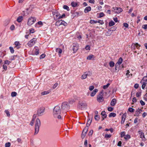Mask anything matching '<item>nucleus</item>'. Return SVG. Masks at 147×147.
<instances>
[{
  "mask_svg": "<svg viewBox=\"0 0 147 147\" xmlns=\"http://www.w3.org/2000/svg\"><path fill=\"white\" fill-rule=\"evenodd\" d=\"M56 52L58 53L59 56L60 57L61 54L62 52V49L60 48H57L56 49Z\"/></svg>",
  "mask_w": 147,
  "mask_h": 147,
  "instance_id": "412c9836",
  "label": "nucleus"
},
{
  "mask_svg": "<svg viewBox=\"0 0 147 147\" xmlns=\"http://www.w3.org/2000/svg\"><path fill=\"white\" fill-rule=\"evenodd\" d=\"M17 93L15 92H13L11 93V96L12 97H14L16 96Z\"/></svg>",
  "mask_w": 147,
  "mask_h": 147,
  "instance_id": "e433bc0d",
  "label": "nucleus"
},
{
  "mask_svg": "<svg viewBox=\"0 0 147 147\" xmlns=\"http://www.w3.org/2000/svg\"><path fill=\"white\" fill-rule=\"evenodd\" d=\"M142 111V110L141 109H137L136 112V114L137 116H138L139 114L140 113L141 111Z\"/></svg>",
  "mask_w": 147,
  "mask_h": 147,
  "instance_id": "b1692460",
  "label": "nucleus"
},
{
  "mask_svg": "<svg viewBox=\"0 0 147 147\" xmlns=\"http://www.w3.org/2000/svg\"><path fill=\"white\" fill-rule=\"evenodd\" d=\"M141 92H138L136 93V96L137 97H139L141 96Z\"/></svg>",
  "mask_w": 147,
  "mask_h": 147,
  "instance_id": "6e6d98bb",
  "label": "nucleus"
},
{
  "mask_svg": "<svg viewBox=\"0 0 147 147\" xmlns=\"http://www.w3.org/2000/svg\"><path fill=\"white\" fill-rule=\"evenodd\" d=\"M140 103L141 105L142 106H144L145 105V102L142 100H141L140 101Z\"/></svg>",
  "mask_w": 147,
  "mask_h": 147,
  "instance_id": "69168bd1",
  "label": "nucleus"
},
{
  "mask_svg": "<svg viewBox=\"0 0 147 147\" xmlns=\"http://www.w3.org/2000/svg\"><path fill=\"white\" fill-rule=\"evenodd\" d=\"M30 33H33L34 32V30L33 28H31L30 29Z\"/></svg>",
  "mask_w": 147,
  "mask_h": 147,
  "instance_id": "774afa93",
  "label": "nucleus"
},
{
  "mask_svg": "<svg viewBox=\"0 0 147 147\" xmlns=\"http://www.w3.org/2000/svg\"><path fill=\"white\" fill-rule=\"evenodd\" d=\"M87 77V76L85 73H84L81 76V78L82 79H86Z\"/></svg>",
  "mask_w": 147,
  "mask_h": 147,
  "instance_id": "2f4dec72",
  "label": "nucleus"
},
{
  "mask_svg": "<svg viewBox=\"0 0 147 147\" xmlns=\"http://www.w3.org/2000/svg\"><path fill=\"white\" fill-rule=\"evenodd\" d=\"M93 130H90V132H89V134H88V135H89V136H92L93 133Z\"/></svg>",
  "mask_w": 147,
  "mask_h": 147,
  "instance_id": "680f3d73",
  "label": "nucleus"
},
{
  "mask_svg": "<svg viewBox=\"0 0 147 147\" xmlns=\"http://www.w3.org/2000/svg\"><path fill=\"white\" fill-rule=\"evenodd\" d=\"M65 16V14L64 13L61 16H59L58 18V19H60L64 17Z\"/></svg>",
  "mask_w": 147,
  "mask_h": 147,
  "instance_id": "13d9d810",
  "label": "nucleus"
},
{
  "mask_svg": "<svg viewBox=\"0 0 147 147\" xmlns=\"http://www.w3.org/2000/svg\"><path fill=\"white\" fill-rule=\"evenodd\" d=\"M41 125V122L40 120L37 118L35 121V133L34 135L37 134L39 131V128Z\"/></svg>",
  "mask_w": 147,
  "mask_h": 147,
  "instance_id": "f03ea898",
  "label": "nucleus"
},
{
  "mask_svg": "<svg viewBox=\"0 0 147 147\" xmlns=\"http://www.w3.org/2000/svg\"><path fill=\"white\" fill-rule=\"evenodd\" d=\"M130 138V136L129 135H127L125 136V137H124V138L126 140H127L128 139H129Z\"/></svg>",
  "mask_w": 147,
  "mask_h": 147,
  "instance_id": "8fccbe9b",
  "label": "nucleus"
},
{
  "mask_svg": "<svg viewBox=\"0 0 147 147\" xmlns=\"http://www.w3.org/2000/svg\"><path fill=\"white\" fill-rule=\"evenodd\" d=\"M104 13L103 12H101L100 13L99 16V17H98V18H100L101 17H103L104 16Z\"/></svg>",
  "mask_w": 147,
  "mask_h": 147,
  "instance_id": "de8ad7c7",
  "label": "nucleus"
},
{
  "mask_svg": "<svg viewBox=\"0 0 147 147\" xmlns=\"http://www.w3.org/2000/svg\"><path fill=\"white\" fill-rule=\"evenodd\" d=\"M5 55L3 52H0V57H3Z\"/></svg>",
  "mask_w": 147,
  "mask_h": 147,
  "instance_id": "864d4df0",
  "label": "nucleus"
},
{
  "mask_svg": "<svg viewBox=\"0 0 147 147\" xmlns=\"http://www.w3.org/2000/svg\"><path fill=\"white\" fill-rule=\"evenodd\" d=\"M87 76H90L92 75V73L90 71H87L85 72Z\"/></svg>",
  "mask_w": 147,
  "mask_h": 147,
  "instance_id": "72a5a7b5",
  "label": "nucleus"
},
{
  "mask_svg": "<svg viewBox=\"0 0 147 147\" xmlns=\"http://www.w3.org/2000/svg\"><path fill=\"white\" fill-rule=\"evenodd\" d=\"M103 90L100 92L99 94L97 96V100L99 102H102L104 100V98L103 97Z\"/></svg>",
  "mask_w": 147,
  "mask_h": 147,
  "instance_id": "20e7f679",
  "label": "nucleus"
},
{
  "mask_svg": "<svg viewBox=\"0 0 147 147\" xmlns=\"http://www.w3.org/2000/svg\"><path fill=\"white\" fill-rule=\"evenodd\" d=\"M119 64H118L117 63H116L115 65V69L116 70H117V69L119 68Z\"/></svg>",
  "mask_w": 147,
  "mask_h": 147,
  "instance_id": "09e8293b",
  "label": "nucleus"
},
{
  "mask_svg": "<svg viewBox=\"0 0 147 147\" xmlns=\"http://www.w3.org/2000/svg\"><path fill=\"white\" fill-rule=\"evenodd\" d=\"M125 135V132L123 131L121 133V137L122 138Z\"/></svg>",
  "mask_w": 147,
  "mask_h": 147,
  "instance_id": "c03bdc74",
  "label": "nucleus"
},
{
  "mask_svg": "<svg viewBox=\"0 0 147 147\" xmlns=\"http://www.w3.org/2000/svg\"><path fill=\"white\" fill-rule=\"evenodd\" d=\"M101 115L102 116V121L107 117V115L105 111H102Z\"/></svg>",
  "mask_w": 147,
  "mask_h": 147,
  "instance_id": "f3484780",
  "label": "nucleus"
},
{
  "mask_svg": "<svg viewBox=\"0 0 147 147\" xmlns=\"http://www.w3.org/2000/svg\"><path fill=\"white\" fill-rule=\"evenodd\" d=\"M136 45L135 44H133L131 46V48L132 49H135Z\"/></svg>",
  "mask_w": 147,
  "mask_h": 147,
  "instance_id": "a18cd8bd",
  "label": "nucleus"
},
{
  "mask_svg": "<svg viewBox=\"0 0 147 147\" xmlns=\"http://www.w3.org/2000/svg\"><path fill=\"white\" fill-rule=\"evenodd\" d=\"M5 112L7 116H10V114H9V113L7 110H5Z\"/></svg>",
  "mask_w": 147,
  "mask_h": 147,
  "instance_id": "a19ab883",
  "label": "nucleus"
},
{
  "mask_svg": "<svg viewBox=\"0 0 147 147\" xmlns=\"http://www.w3.org/2000/svg\"><path fill=\"white\" fill-rule=\"evenodd\" d=\"M36 40V38H34L29 41L28 43V45L29 47L32 46L35 43V41Z\"/></svg>",
  "mask_w": 147,
  "mask_h": 147,
  "instance_id": "1a4fd4ad",
  "label": "nucleus"
},
{
  "mask_svg": "<svg viewBox=\"0 0 147 147\" xmlns=\"http://www.w3.org/2000/svg\"><path fill=\"white\" fill-rule=\"evenodd\" d=\"M56 26H59L61 25H63L65 26H67V24L65 22L62 20H58L55 23Z\"/></svg>",
  "mask_w": 147,
  "mask_h": 147,
  "instance_id": "423d86ee",
  "label": "nucleus"
},
{
  "mask_svg": "<svg viewBox=\"0 0 147 147\" xmlns=\"http://www.w3.org/2000/svg\"><path fill=\"white\" fill-rule=\"evenodd\" d=\"M116 116V114L113 113H111L109 115V117H115Z\"/></svg>",
  "mask_w": 147,
  "mask_h": 147,
  "instance_id": "bb28decb",
  "label": "nucleus"
},
{
  "mask_svg": "<svg viewBox=\"0 0 147 147\" xmlns=\"http://www.w3.org/2000/svg\"><path fill=\"white\" fill-rule=\"evenodd\" d=\"M58 85V83H55L53 86V89L55 88Z\"/></svg>",
  "mask_w": 147,
  "mask_h": 147,
  "instance_id": "052dcab7",
  "label": "nucleus"
},
{
  "mask_svg": "<svg viewBox=\"0 0 147 147\" xmlns=\"http://www.w3.org/2000/svg\"><path fill=\"white\" fill-rule=\"evenodd\" d=\"M109 65L111 67H113L115 65V63L113 61H111L109 63Z\"/></svg>",
  "mask_w": 147,
  "mask_h": 147,
  "instance_id": "c756f323",
  "label": "nucleus"
},
{
  "mask_svg": "<svg viewBox=\"0 0 147 147\" xmlns=\"http://www.w3.org/2000/svg\"><path fill=\"white\" fill-rule=\"evenodd\" d=\"M115 24L114 22L113 21H110L109 23V25L110 26H112Z\"/></svg>",
  "mask_w": 147,
  "mask_h": 147,
  "instance_id": "473e14b6",
  "label": "nucleus"
},
{
  "mask_svg": "<svg viewBox=\"0 0 147 147\" xmlns=\"http://www.w3.org/2000/svg\"><path fill=\"white\" fill-rule=\"evenodd\" d=\"M14 44L15 45L14 48L15 47H16L17 49H19L20 48V44L19 42L18 41H16L14 42Z\"/></svg>",
  "mask_w": 147,
  "mask_h": 147,
  "instance_id": "a211bd4d",
  "label": "nucleus"
},
{
  "mask_svg": "<svg viewBox=\"0 0 147 147\" xmlns=\"http://www.w3.org/2000/svg\"><path fill=\"white\" fill-rule=\"evenodd\" d=\"M111 30H109L108 31L106 32V35L107 36H109L111 34Z\"/></svg>",
  "mask_w": 147,
  "mask_h": 147,
  "instance_id": "7c9ffc66",
  "label": "nucleus"
},
{
  "mask_svg": "<svg viewBox=\"0 0 147 147\" xmlns=\"http://www.w3.org/2000/svg\"><path fill=\"white\" fill-rule=\"evenodd\" d=\"M9 49L10 50V52L11 53H13L14 52V50L13 47H9Z\"/></svg>",
  "mask_w": 147,
  "mask_h": 147,
  "instance_id": "58836bf2",
  "label": "nucleus"
},
{
  "mask_svg": "<svg viewBox=\"0 0 147 147\" xmlns=\"http://www.w3.org/2000/svg\"><path fill=\"white\" fill-rule=\"evenodd\" d=\"M17 55H14V56H12L11 57L10 60L11 61L15 60V57H17Z\"/></svg>",
  "mask_w": 147,
  "mask_h": 147,
  "instance_id": "603ef678",
  "label": "nucleus"
},
{
  "mask_svg": "<svg viewBox=\"0 0 147 147\" xmlns=\"http://www.w3.org/2000/svg\"><path fill=\"white\" fill-rule=\"evenodd\" d=\"M23 20V17L22 16L18 17L17 19V21L19 22H20Z\"/></svg>",
  "mask_w": 147,
  "mask_h": 147,
  "instance_id": "a878e982",
  "label": "nucleus"
},
{
  "mask_svg": "<svg viewBox=\"0 0 147 147\" xmlns=\"http://www.w3.org/2000/svg\"><path fill=\"white\" fill-rule=\"evenodd\" d=\"M91 121L92 120H91L89 118H88V119L86 123V127H87L88 128V127L90 125Z\"/></svg>",
  "mask_w": 147,
  "mask_h": 147,
  "instance_id": "5701e85b",
  "label": "nucleus"
},
{
  "mask_svg": "<svg viewBox=\"0 0 147 147\" xmlns=\"http://www.w3.org/2000/svg\"><path fill=\"white\" fill-rule=\"evenodd\" d=\"M113 8L114 9V10H113V11L117 13H119L122 12L123 11V9L120 7H116L114 8L113 7Z\"/></svg>",
  "mask_w": 147,
  "mask_h": 147,
  "instance_id": "ddd939ff",
  "label": "nucleus"
},
{
  "mask_svg": "<svg viewBox=\"0 0 147 147\" xmlns=\"http://www.w3.org/2000/svg\"><path fill=\"white\" fill-rule=\"evenodd\" d=\"M90 23L91 24H95L97 23V21H95L94 20H91Z\"/></svg>",
  "mask_w": 147,
  "mask_h": 147,
  "instance_id": "338daca9",
  "label": "nucleus"
},
{
  "mask_svg": "<svg viewBox=\"0 0 147 147\" xmlns=\"http://www.w3.org/2000/svg\"><path fill=\"white\" fill-rule=\"evenodd\" d=\"M11 62L10 61H9L8 60H5L4 62V64L8 65L11 63Z\"/></svg>",
  "mask_w": 147,
  "mask_h": 147,
  "instance_id": "37998d69",
  "label": "nucleus"
},
{
  "mask_svg": "<svg viewBox=\"0 0 147 147\" xmlns=\"http://www.w3.org/2000/svg\"><path fill=\"white\" fill-rule=\"evenodd\" d=\"M122 61L123 59L121 57H120L117 63L118 64L120 65L122 63Z\"/></svg>",
  "mask_w": 147,
  "mask_h": 147,
  "instance_id": "cd10ccee",
  "label": "nucleus"
},
{
  "mask_svg": "<svg viewBox=\"0 0 147 147\" xmlns=\"http://www.w3.org/2000/svg\"><path fill=\"white\" fill-rule=\"evenodd\" d=\"M71 5L73 7H75L77 6L78 3L76 2H72L71 3Z\"/></svg>",
  "mask_w": 147,
  "mask_h": 147,
  "instance_id": "393cba45",
  "label": "nucleus"
},
{
  "mask_svg": "<svg viewBox=\"0 0 147 147\" xmlns=\"http://www.w3.org/2000/svg\"><path fill=\"white\" fill-rule=\"evenodd\" d=\"M142 28L144 29V30L147 29V24L143 25L142 27Z\"/></svg>",
  "mask_w": 147,
  "mask_h": 147,
  "instance_id": "3c124183",
  "label": "nucleus"
},
{
  "mask_svg": "<svg viewBox=\"0 0 147 147\" xmlns=\"http://www.w3.org/2000/svg\"><path fill=\"white\" fill-rule=\"evenodd\" d=\"M36 20L34 18L31 17L29 18L27 24L28 26H30L34 23Z\"/></svg>",
  "mask_w": 147,
  "mask_h": 147,
  "instance_id": "0eeeda50",
  "label": "nucleus"
},
{
  "mask_svg": "<svg viewBox=\"0 0 147 147\" xmlns=\"http://www.w3.org/2000/svg\"><path fill=\"white\" fill-rule=\"evenodd\" d=\"M49 93V92L48 91H44L41 92V94L42 95H44L47 94Z\"/></svg>",
  "mask_w": 147,
  "mask_h": 147,
  "instance_id": "f704fd0d",
  "label": "nucleus"
},
{
  "mask_svg": "<svg viewBox=\"0 0 147 147\" xmlns=\"http://www.w3.org/2000/svg\"><path fill=\"white\" fill-rule=\"evenodd\" d=\"M128 110L129 111L131 112H133L134 111V109L131 107H129Z\"/></svg>",
  "mask_w": 147,
  "mask_h": 147,
  "instance_id": "79ce46f5",
  "label": "nucleus"
},
{
  "mask_svg": "<svg viewBox=\"0 0 147 147\" xmlns=\"http://www.w3.org/2000/svg\"><path fill=\"white\" fill-rule=\"evenodd\" d=\"M88 128L87 127H85L81 135V138L82 139H84V138L88 131Z\"/></svg>",
  "mask_w": 147,
  "mask_h": 147,
  "instance_id": "9b49d317",
  "label": "nucleus"
},
{
  "mask_svg": "<svg viewBox=\"0 0 147 147\" xmlns=\"http://www.w3.org/2000/svg\"><path fill=\"white\" fill-rule=\"evenodd\" d=\"M141 83H143L142 86V88L144 89L146 85H147V79L146 80H142L140 82Z\"/></svg>",
  "mask_w": 147,
  "mask_h": 147,
  "instance_id": "4468645a",
  "label": "nucleus"
},
{
  "mask_svg": "<svg viewBox=\"0 0 147 147\" xmlns=\"http://www.w3.org/2000/svg\"><path fill=\"white\" fill-rule=\"evenodd\" d=\"M35 54L36 55H38L39 53V50L38 49H36L35 51Z\"/></svg>",
  "mask_w": 147,
  "mask_h": 147,
  "instance_id": "bf43d9fd",
  "label": "nucleus"
},
{
  "mask_svg": "<svg viewBox=\"0 0 147 147\" xmlns=\"http://www.w3.org/2000/svg\"><path fill=\"white\" fill-rule=\"evenodd\" d=\"M87 50H90V46L89 45H87L85 48Z\"/></svg>",
  "mask_w": 147,
  "mask_h": 147,
  "instance_id": "49530a36",
  "label": "nucleus"
},
{
  "mask_svg": "<svg viewBox=\"0 0 147 147\" xmlns=\"http://www.w3.org/2000/svg\"><path fill=\"white\" fill-rule=\"evenodd\" d=\"M110 84L109 83H108L106 85H104L103 86V88L104 89H105L107 88H108L110 85Z\"/></svg>",
  "mask_w": 147,
  "mask_h": 147,
  "instance_id": "c9c22d12",
  "label": "nucleus"
},
{
  "mask_svg": "<svg viewBox=\"0 0 147 147\" xmlns=\"http://www.w3.org/2000/svg\"><path fill=\"white\" fill-rule=\"evenodd\" d=\"M45 108L44 107H41L38 109L37 112V115L39 116H41L43 115L45 112Z\"/></svg>",
  "mask_w": 147,
  "mask_h": 147,
  "instance_id": "6e6552de",
  "label": "nucleus"
},
{
  "mask_svg": "<svg viewBox=\"0 0 147 147\" xmlns=\"http://www.w3.org/2000/svg\"><path fill=\"white\" fill-rule=\"evenodd\" d=\"M95 119L96 120H98L99 119V117L97 115L95 116Z\"/></svg>",
  "mask_w": 147,
  "mask_h": 147,
  "instance_id": "e2e57ef3",
  "label": "nucleus"
},
{
  "mask_svg": "<svg viewBox=\"0 0 147 147\" xmlns=\"http://www.w3.org/2000/svg\"><path fill=\"white\" fill-rule=\"evenodd\" d=\"M61 109L60 107L59 106L55 107L53 111V115L54 117L57 118L58 119H61Z\"/></svg>",
  "mask_w": 147,
  "mask_h": 147,
  "instance_id": "f257e3e1",
  "label": "nucleus"
},
{
  "mask_svg": "<svg viewBox=\"0 0 147 147\" xmlns=\"http://www.w3.org/2000/svg\"><path fill=\"white\" fill-rule=\"evenodd\" d=\"M69 108V104L67 102H63L61 105V109L63 110H68Z\"/></svg>",
  "mask_w": 147,
  "mask_h": 147,
  "instance_id": "39448f33",
  "label": "nucleus"
},
{
  "mask_svg": "<svg viewBox=\"0 0 147 147\" xmlns=\"http://www.w3.org/2000/svg\"><path fill=\"white\" fill-rule=\"evenodd\" d=\"M87 104L84 101L80 102L78 105V108L82 110L87 107Z\"/></svg>",
  "mask_w": 147,
  "mask_h": 147,
  "instance_id": "7ed1b4c3",
  "label": "nucleus"
},
{
  "mask_svg": "<svg viewBox=\"0 0 147 147\" xmlns=\"http://www.w3.org/2000/svg\"><path fill=\"white\" fill-rule=\"evenodd\" d=\"M111 135L110 134H106L105 136V137L106 138H110L111 137Z\"/></svg>",
  "mask_w": 147,
  "mask_h": 147,
  "instance_id": "4d7b16f0",
  "label": "nucleus"
},
{
  "mask_svg": "<svg viewBox=\"0 0 147 147\" xmlns=\"http://www.w3.org/2000/svg\"><path fill=\"white\" fill-rule=\"evenodd\" d=\"M98 90L97 89H95L92 91L90 94L91 96H93L96 94V93L98 92Z\"/></svg>",
  "mask_w": 147,
  "mask_h": 147,
  "instance_id": "6ab92c4d",
  "label": "nucleus"
},
{
  "mask_svg": "<svg viewBox=\"0 0 147 147\" xmlns=\"http://www.w3.org/2000/svg\"><path fill=\"white\" fill-rule=\"evenodd\" d=\"M91 9V7L90 6L86 7L84 9V12L85 13H86L90 11Z\"/></svg>",
  "mask_w": 147,
  "mask_h": 147,
  "instance_id": "aec40b11",
  "label": "nucleus"
},
{
  "mask_svg": "<svg viewBox=\"0 0 147 147\" xmlns=\"http://www.w3.org/2000/svg\"><path fill=\"white\" fill-rule=\"evenodd\" d=\"M107 110L109 111H112L113 110V108L111 107H110L108 108Z\"/></svg>",
  "mask_w": 147,
  "mask_h": 147,
  "instance_id": "5fc2aeb1",
  "label": "nucleus"
},
{
  "mask_svg": "<svg viewBox=\"0 0 147 147\" xmlns=\"http://www.w3.org/2000/svg\"><path fill=\"white\" fill-rule=\"evenodd\" d=\"M138 132L139 134H140V138H144V139H143L142 140H145L146 139L145 138L144 133L143 132H141L140 131H138Z\"/></svg>",
  "mask_w": 147,
  "mask_h": 147,
  "instance_id": "dca6fc26",
  "label": "nucleus"
},
{
  "mask_svg": "<svg viewBox=\"0 0 147 147\" xmlns=\"http://www.w3.org/2000/svg\"><path fill=\"white\" fill-rule=\"evenodd\" d=\"M73 49L74 51V53H75L79 49L78 44L76 42H74L73 44Z\"/></svg>",
  "mask_w": 147,
  "mask_h": 147,
  "instance_id": "9d476101",
  "label": "nucleus"
},
{
  "mask_svg": "<svg viewBox=\"0 0 147 147\" xmlns=\"http://www.w3.org/2000/svg\"><path fill=\"white\" fill-rule=\"evenodd\" d=\"M11 146V143L9 142L6 143L5 144V147H9Z\"/></svg>",
  "mask_w": 147,
  "mask_h": 147,
  "instance_id": "ea45409f",
  "label": "nucleus"
},
{
  "mask_svg": "<svg viewBox=\"0 0 147 147\" xmlns=\"http://www.w3.org/2000/svg\"><path fill=\"white\" fill-rule=\"evenodd\" d=\"M63 8L65 9H66L67 11H69V7L67 5H64L63 6Z\"/></svg>",
  "mask_w": 147,
  "mask_h": 147,
  "instance_id": "4c0bfd02",
  "label": "nucleus"
},
{
  "mask_svg": "<svg viewBox=\"0 0 147 147\" xmlns=\"http://www.w3.org/2000/svg\"><path fill=\"white\" fill-rule=\"evenodd\" d=\"M94 57V55H92L88 56L87 57V59L88 60H91L92 58Z\"/></svg>",
  "mask_w": 147,
  "mask_h": 147,
  "instance_id": "c85d7f7f",
  "label": "nucleus"
},
{
  "mask_svg": "<svg viewBox=\"0 0 147 147\" xmlns=\"http://www.w3.org/2000/svg\"><path fill=\"white\" fill-rule=\"evenodd\" d=\"M94 87L93 86H90L89 87V90L90 91H92L94 89Z\"/></svg>",
  "mask_w": 147,
  "mask_h": 147,
  "instance_id": "0e129e2a",
  "label": "nucleus"
},
{
  "mask_svg": "<svg viewBox=\"0 0 147 147\" xmlns=\"http://www.w3.org/2000/svg\"><path fill=\"white\" fill-rule=\"evenodd\" d=\"M116 100L115 98L113 99L112 100L111 102V105L112 106H114L116 103Z\"/></svg>",
  "mask_w": 147,
  "mask_h": 147,
  "instance_id": "4be33fe9",
  "label": "nucleus"
},
{
  "mask_svg": "<svg viewBox=\"0 0 147 147\" xmlns=\"http://www.w3.org/2000/svg\"><path fill=\"white\" fill-rule=\"evenodd\" d=\"M53 14L54 16V19L55 20H57L58 19V17L59 16L60 14L57 11H56L53 12Z\"/></svg>",
  "mask_w": 147,
  "mask_h": 147,
  "instance_id": "f8f14e48",
  "label": "nucleus"
},
{
  "mask_svg": "<svg viewBox=\"0 0 147 147\" xmlns=\"http://www.w3.org/2000/svg\"><path fill=\"white\" fill-rule=\"evenodd\" d=\"M126 114H127L126 113H125L122 116V117H121L122 119H121V124H123V123H124L125 121V119L126 118Z\"/></svg>",
  "mask_w": 147,
  "mask_h": 147,
  "instance_id": "2eb2a0df",
  "label": "nucleus"
}]
</instances>
